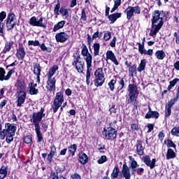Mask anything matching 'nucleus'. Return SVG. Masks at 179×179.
I'll list each match as a JSON object with an SVG mask.
<instances>
[{"mask_svg": "<svg viewBox=\"0 0 179 179\" xmlns=\"http://www.w3.org/2000/svg\"><path fill=\"white\" fill-rule=\"evenodd\" d=\"M6 130L7 131V133L8 134L15 135V132L16 131V126L15 125V124L6 123Z\"/></svg>", "mask_w": 179, "mask_h": 179, "instance_id": "nucleus-19", "label": "nucleus"}, {"mask_svg": "<svg viewBox=\"0 0 179 179\" xmlns=\"http://www.w3.org/2000/svg\"><path fill=\"white\" fill-rule=\"evenodd\" d=\"M29 24L31 26H36L38 27H43V29L47 28V25L43 23V17H40V19L37 21V18L35 16L31 17L29 20Z\"/></svg>", "mask_w": 179, "mask_h": 179, "instance_id": "nucleus-12", "label": "nucleus"}, {"mask_svg": "<svg viewBox=\"0 0 179 179\" xmlns=\"http://www.w3.org/2000/svg\"><path fill=\"white\" fill-rule=\"evenodd\" d=\"M108 160V159L107 158V157L106 155H102L99 159H98V164H103V163H106V162H107Z\"/></svg>", "mask_w": 179, "mask_h": 179, "instance_id": "nucleus-41", "label": "nucleus"}, {"mask_svg": "<svg viewBox=\"0 0 179 179\" xmlns=\"http://www.w3.org/2000/svg\"><path fill=\"white\" fill-rule=\"evenodd\" d=\"M148 134H150V132H152V131H153V128H155V126L152 124H149L148 125Z\"/></svg>", "mask_w": 179, "mask_h": 179, "instance_id": "nucleus-62", "label": "nucleus"}, {"mask_svg": "<svg viewBox=\"0 0 179 179\" xmlns=\"http://www.w3.org/2000/svg\"><path fill=\"white\" fill-rule=\"evenodd\" d=\"M60 13L62 15V16H65L66 17H68V10L64 8H60Z\"/></svg>", "mask_w": 179, "mask_h": 179, "instance_id": "nucleus-48", "label": "nucleus"}, {"mask_svg": "<svg viewBox=\"0 0 179 179\" xmlns=\"http://www.w3.org/2000/svg\"><path fill=\"white\" fill-rule=\"evenodd\" d=\"M171 115V108L170 106H166V117H170Z\"/></svg>", "mask_w": 179, "mask_h": 179, "instance_id": "nucleus-55", "label": "nucleus"}, {"mask_svg": "<svg viewBox=\"0 0 179 179\" xmlns=\"http://www.w3.org/2000/svg\"><path fill=\"white\" fill-rule=\"evenodd\" d=\"M145 66H146V60L142 59L139 66L137 69V71H138V72H142V71H144Z\"/></svg>", "mask_w": 179, "mask_h": 179, "instance_id": "nucleus-38", "label": "nucleus"}, {"mask_svg": "<svg viewBox=\"0 0 179 179\" xmlns=\"http://www.w3.org/2000/svg\"><path fill=\"white\" fill-rule=\"evenodd\" d=\"M15 86L20 92H24V89H26V84L22 80L17 81Z\"/></svg>", "mask_w": 179, "mask_h": 179, "instance_id": "nucleus-23", "label": "nucleus"}, {"mask_svg": "<svg viewBox=\"0 0 179 179\" xmlns=\"http://www.w3.org/2000/svg\"><path fill=\"white\" fill-rule=\"evenodd\" d=\"M90 68H92V66H88V64H87V73H86V83L87 85H90Z\"/></svg>", "mask_w": 179, "mask_h": 179, "instance_id": "nucleus-36", "label": "nucleus"}, {"mask_svg": "<svg viewBox=\"0 0 179 179\" xmlns=\"http://www.w3.org/2000/svg\"><path fill=\"white\" fill-rule=\"evenodd\" d=\"M108 59H110V61H112L116 66L120 64L118 60H117V57H115V55H114V52L111 50H108L106 52V61H108Z\"/></svg>", "mask_w": 179, "mask_h": 179, "instance_id": "nucleus-16", "label": "nucleus"}, {"mask_svg": "<svg viewBox=\"0 0 179 179\" xmlns=\"http://www.w3.org/2000/svg\"><path fill=\"white\" fill-rule=\"evenodd\" d=\"M26 100V92L24 91H20L18 93L17 96V107H21V106L24 103V101Z\"/></svg>", "mask_w": 179, "mask_h": 179, "instance_id": "nucleus-17", "label": "nucleus"}, {"mask_svg": "<svg viewBox=\"0 0 179 179\" xmlns=\"http://www.w3.org/2000/svg\"><path fill=\"white\" fill-rule=\"evenodd\" d=\"M138 51H139V52H141V54L142 55H143V54L145 55V54H146V50H145V46L144 45H139L138 46Z\"/></svg>", "mask_w": 179, "mask_h": 179, "instance_id": "nucleus-52", "label": "nucleus"}, {"mask_svg": "<svg viewBox=\"0 0 179 179\" xmlns=\"http://www.w3.org/2000/svg\"><path fill=\"white\" fill-rule=\"evenodd\" d=\"M81 54L83 57H84V59H85L86 64L87 65H88V67L92 66V59H93V58L92 57V55L89 53V50L86 46L83 47Z\"/></svg>", "mask_w": 179, "mask_h": 179, "instance_id": "nucleus-10", "label": "nucleus"}, {"mask_svg": "<svg viewBox=\"0 0 179 179\" xmlns=\"http://www.w3.org/2000/svg\"><path fill=\"white\" fill-rule=\"evenodd\" d=\"M78 149V145L76 144H73L68 148L69 153H71V156H75V152Z\"/></svg>", "mask_w": 179, "mask_h": 179, "instance_id": "nucleus-35", "label": "nucleus"}, {"mask_svg": "<svg viewBox=\"0 0 179 179\" xmlns=\"http://www.w3.org/2000/svg\"><path fill=\"white\" fill-rule=\"evenodd\" d=\"M57 71H58V66H53L48 73V78H52V76L55 75V72H57Z\"/></svg>", "mask_w": 179, "mask_h": 179, "instance_id": "nucleus-28", "label": "nucleus"}, {"mask_svg": "<svg viewBox=\"0 0 179 179\" xmlns=\"http://www.w3.org/2000/svg\"><path fill=\"white\" fill-rule=\"evenodd\" d=\"M127 12V19L128 20H130L131 17L134 16V13H136L137 15H139L141 13V7L138 6L133 7V6H129L126 9Z\"/></svg>", "mask_w": 179, "mask_h": 179, "instance_id": "nucleus-8", "label": "nucleus"}, {"mask_svg": "<svg viewBox=\"0 0 179 179\" xmlns=\"http://www.w3.org/2000/svg\"><path fill=\"white\" fill-rule=\"evenodd\" d=\"M17 20H16V15L15 13H10L7 16L6 27L8 30H12L16 26Z\"/></svg>", "mask_w": 179, "mask_h": 179, "instance_id": "nucleus-7", "label": "nucleus"}, {"mask_svg": "<svg viewBox=\"0 0 179 179\" xmlns=\"http://www.w3.org/2000/svg\"><path fill=\"white\" fill-rule=\"evenodd\" d=\"M62 103H64V92L60 91L56 94V96L52 106L53 113H57V111H58L59 107L62 106Z\"/></svg>", "mask_w": 179, "mask_h": 179, "instance_id": "nucleus-3", "label": "nucleus"}, {"mask_svg": "<svg viewBox=\"0 0 179 179\" xmlns=\"http://www.w3.org/2000/svg\"><path fill=\"white\" fill-rule=\"evenodd\" d=\"M80 20H83V22H86V20H87V16L86 15L85 8L82 9Z\"/></svg>", "mask_w": 179, "mask_h": 179, "instance_id": "nucleus-43", "label": "nucleus"}, {"mask_svg": "<svg viewBox=\"0 0 179 179\" xmlns=\"http://www.w3.org/2000/svg\"><path fill=\"white\" fill-rule=\"evenodd\" d=\"M73 65H75L76 69H77L78 72H79V73H82V72H83V65H85V62L80 60V56L77 55L74 58Z\"/></svg>", "mask_w": 179, "mask_h": 179, "instance_id": "nucleus-11", "label": "nucleus"}, {"mask_svg": "<svg viewBox=\"0 0 179 179\" xmlns=\"http://www.w3.org/2000/svg\"><path fill=\"white\" fill-rule=\"evenodd\" d=\"M155 55L157 59H164V58L166 57V53L163 50L157 51Z\"/></svg>", "mask_w": 179, "mask_h": 179, "instance_id": "nucleus-34", "label": "nucleus"}, {"mask_svg": "<svg viewBox=\"0 0 179 179\" xmlns=\"http://www.w3.org/2000/svg\"><path fill=\"white\" fill-rule=\"evenodd\" d=\"M176 157V152L171 148H169L166 153V159L167 160H170V159H174Z\"/></svg>", "mask_w": 179, "mask_h": 179, "instance_id": "nucleus-33", "label": "nucleus"}, {"mask_svg": "<svg viewBox=\"0 0 179 179\" xmlns=\"http://www.w3.org/2000/svg\"><path fill=\"white\" fill-rule=\"evenodd\" d=\"M136 150H137V153H138V155H139V156H143V150H145V148L142 145L141 141H137Z\"/></svg>", "mask_w": 179, "mask_h": 179, "instance_id": "nucleus-21", "label": "nucleus"}, {"mask_svg": "<svg viewBox=\"0 0 179 179\" xmlns=\"http://www.w3.org/2000/svg\"><path fill=\"white\" fill-rule=\"evenodd\" d=\"M118 174H120V169L118 168V166H115L111 173V178L112 179L117 178Z\"/></svg>", "mask_w": 179, "mask_h": 179, "instance_id": "nucleus-32", "label": "nucleus"}, {"mask_svg": "<svg viewBox=\"0 0 179 179\" xmlns=\"http://www.w3.org/2000/svg\"><path fill=\"white\" fill-rule=\"evenodd\" d=\"M5 73L6 72L5 71V69L2 67H0V81L3 82L5 80Z\"/></svg>", "mask_w": 179, "mask_h": 179, "instance_id": "nucleus-40", "label": "nucleus"}, {"mask_svg": "<svg viewBox=\"0 0 179 179\" xmlns=\"http://www.w3.org/2000/svg\"><path fill=\"white\" fill-rule=\"evenodd\" d=\"M103 38L106 41H108L109 38H111V32H107L104 34Z\"/></svg>", "mask_w": 179, "mask_h": 179, "instance_id": "nucleus-58", "label": "nucleus"}, {"mask_svg": "<svg viewBox=\"0 0 179 179\" xmlns=\"http://www.w3.org/2000/svg\"><path fill=\"white\" fill-rule=\"evenodd\" d=\"M15 72V70L11 69L10 70L7 75L5 76V80H9L10 79V76H12V75H13V73Z\"/></svg>", "mask_w": 179, "mask_h": 179, "instance_id": "nucleus-47", "label": "nucleus"}, {"mask_svg": "<svg viewBox=\"0 0 179 179\" xmlns=\"http://www.w3.org/2000/svg\"><path fill=\"white\" fill-rule=\"evenodd\" d=\"M6 17V13L5 11H2L0 13V21L3 22V20Z\"/></svg>", "mask_w": 179, "mask_h": 179, "instance_id": "nucleus-59", "label": "nucleus"}, {"mask_svg": "<svg viewBox=\"0 0 179 179\" xmlns=\"http://www.w3.org/2000/svg\"><path fill=\"white\" fill-rule=\"evenodd\" d=\"M15 134H9L6 138V141L7 143H10L13 141V136Z\"/></svg>", "mask_w": 179, "mask_h": 179, "instance_id": "nucleus-53", "label": "nucleus"}, {"mask_svg": "<svg viewBox=\"0 0 179 179\" xmlns=\"http://www.w3.org/2000/svg\"><path fill=\"white\" fill-rule=\"evenodd\" d=\"M116 83L115 80H111L109 83H108V86L111 90V92H113L114 90V86Z\"/></svg>", "mask_w": 179, "mask_h": 179, "instance_id": "nucleus-50", "label": "nucleus"}, {"mask_svg": "<svg viewBox=\"0 0 179 179\" xmlns=\"http://www.w3.org/2000/svg\"><path fill=\"white\" fill-rule=\"evenodd\" d=\"M122 174L125 179H131V172L127 164H124L122 166Z\"/></svg>", "mask_w": 179, "mask_h": 179, "instance_id": "nucleus-18", "label": "nucleus"}, {"mask_svg": "<svg viewBox=\"0 0 179 179\" xmlns=\"http://www.w3.org/2000/svg\"><path fill=\"white\" fill-rule=\"evenodd\" d=\"M166 17V14L159 10H155L153 14V18L152 20V28L150 30V36L155 37L159 32V30L163 27V19Z\"/></svg>", "mask_w": 179, "mask_h": 179, "instance_id": "nucleus-1", "label": "nucleus"}, {"mask_svg": "<svg viewBox=\"0 0 179 179\" xmlns=\"http://www.w3.org/2000/svg\"><path fill=\"white\" fill-rule=\"evenodd\" d=\"M129 159L130 160V169H131L132 174H135L136 173H137V174H139V176H141L144 171L143 168L138 169V162L135 160L134 157H132V156H129Z\"/></svg>", "mask_w": 179, "mask_h": 179, "instance_id": "nucleus-6", "label": "nucleus"}, {"mask_svg": "<svg viewBox=\"0 0 179 179\" xmlns=\"http://www.w3.org/2000/svg\"><path fill=\"white\" fill-rule=\"evenodd\" d=\"M35 131L38 138V142H43V134H41V131H40V126H36V127H35Z\"/></svg>", "mask_w": 179, "mask_h": 179, "instance_id": "nucleus-27", "label": "nucleus"}, {"mask_svg": "<svg viewBox=\"0 0 179 179\" xmlns=\"http://www.w3.org/2000/svg\"><path fill=\"white\" fill-rule=\"evenodd\" d=\"M45 117V114H44V108H41L39 112L34 113L32 116V122L35 125V128L36 127H40V122L41 120Z\"/></svg>", "mask_w": 179, "mask_h": 179, "instance_id": "nucleus-5", "label": "nucleus"}, {"mask_svg": "<svg viewBox=\"0 0 179 179\" xmlns=\"http://www.w3.org/2000/svg\"><path fill=\"white\" fill-rule=\"evenodd\" d=\"M178 82H179L178 78H175L173 80L170 81V83H169L170 85L168 86V90H170L171 89L174 87V86H176V85H177Z\"/></svg>", "mask_w": 179, "mask_h": 179, "instance_id": "nucleus-39", "label": "nucleus"}, {"mask_svg": "<svg viewBox=\"0 0 179 179\" xmlns=\"http://www.w3.org/2000/svg\"><path fill=\"white\" fill-rule=\"evenodd\" d=\"M41 72V68L39 64H35L34 65V73L36 75V79L38 83H40V73Z\"/></svg>", "mask_w": 179, "mask_h": 179, "instance_id": "nucleus-20", "label": "nucleus"}, {"mask_svg": "<svg viewBox=\"0 0 179 179\" xmlns=\"http://www.w3.org/2000/svg\"><path fill=\"white\" fill-rule=\"evenodd\" d=\"M24 141L28 145H29V143H31V141H32L31 136H25L24 138Z\"/></svg>", "mask_w": 179, "mask_h": 179, "instance_id": "nucleus-54", "label": "nucleus"}, {"mask_svg": "<svg viewBox=\"0 0 179 179\" xmlns=\"http://www.w3.org/2000/svg\"><path fill=\"white\" fill-rule=\"evenodd\" d=\"M89 158L87 157V155L85 154L84 152H81L79 155V162L81 163V164H86V163L88 162Z\"/></svg>", "mask_w": 179, "mask_h": 179, "instance_id": "nucleus-25", "label": "nucleus"}, {"mask_svg": "<svg viewBox=\"0 0 179 179\" xmlns=\"http://www.w3.org/2000/svg\"><path fill=\"white\" fill-rule=\"evenodd\" d=\"M129 97L128 103H134L136 101V97L139 92H138V87L134 84H130L128 86Z\"/></svg>", "mask_w": 179, "mask_h": 179, "instance_id": "nucleus-4", "label": "nucleus"}, {"mask_svg": "<svg viewBox=\"0 0 179 179\" xmlns=\"http://www.w3.org/2000/svg\"><path fill=\"white\" fill-rule=\"evenodd\" d=\"M94 55H99V52L100 50V46L99 45H94Z\"/></svg>", "mask_w": 179, "mask_h": 179, "instance_id": "nucleus-60", "label": "nucleus"}, {"mask_svg": "<svg viewBox=\"0 0 179 179\" xmlns=\"http://www.w3.org/2000/svg\"><path fill=\"white\" fill-rule=\"evenodd\" d=\"M178 97L179 92H178L176 94V98L171 99L170 102L168 103V105H166V106L170 107L171 108V107H173V106H174L176 104V102L178 100Z\"/></svg>", "mask_w": 179, "mask_h": 179, "instance_id": "nucleus-37", "label": "nucleus"}, {"mask_svg": "<svg viewBox=\"0 0 179 179\" xmlns=\"http://www.w3.org/2000/svg\"><path fill=\"white\" fill-rule=\"evenodd\" d=\"M171 134L172 135H174L175 136H179V128L174 127L173 129H172Z\"/></svg>", "mask_w": 179, "mask_h": 179, "instance_id": "nucleus-46", "label": "nucleus"}, {"mask_svg": "<svg viewBox=\"0 0 179 179\" xmlns=\"http://www.w3.org/2000/svg\"><path fill=\"white\" fill-rule=\"evenodd\" d=\"M61 8V5L59 3H57L54 9L55 13H57V15H59V8Z\"/></svg>", "mask_w": 179, "mask_h": 179, "instance_id": "nucleus-61", "label": "nucleus"}, {"mask_svg": "<svg viewBox=\"0 0 179 179\" xmlns=\"http://www.w3.org/2000/svg\"><path fill=\"white\" fill-rule=\"evenodd\" d=\"M71 178L72 179H81L80 175H79L78 173H74V174L71 175Z\"/></svg>", "mask_w": 179, "mask_h": 179, "instance_id": "nucleus-63", "label": "nucleus"}, {"mask_svg": "<svg viewBox=\"0 0 179 179\" xmlns=\"http://www.w3.org/2000/svg\"><path fill=\"white\" fill-rule=\"evenodd\" d=\"M164 143L168 148H176V145H174V143L171 140H166L164 141Z\"/></svg>", "mask_w": 179, "mask_h": 179, "instance_id": "nucleus-44", "label": "nucleus"}, {"mask_svg": "<svg viewBox=\"0 0 179 179\" xmlns=\"http://www.w3.org/2000/svg\"><path fill=\"white\" fill-rule=\"evenodd\" d=\"M8 176V166L3 165L0 169V179H3Z\"/></svg>", "mask_w": 179, "mask_h": 179, "instance_id": "nucleus-22", "label": "nucleus"}, {"mask_svg": "<svg viewBox=\"0 0 179 179\" xmlns=\"http://www.w3.org/2000/svg\"><path fill=\"white\" fill-rule=\"evenodd\" d=\"M24 55H26L24 48H23V47H20V48L17 50V57L18 59H23L24 58Z\"/></svg>", "mask_w": 179, "mask_h": 179, "instance_id": "nucleus-26", "label": "nucleus"}, {"mask_svg": "<svg viewBox=\"0 0 179 179\" xmlns=\"http://www.w3.org/2000/svg\"><path fill=\"white\" fill-rule=\"evenodd\" d=\"M65 26V21L62 20L59 22L57 24H55L53 27V31H58L60 29H62Z\"/></svg>", "mask_w": 179, "mask_h": 179, "instance_id": "nucleus-30", "label": "nucleus"}, {"mask_svg": "<svg viewBox=\"0 0 179 179\" xmlns=\"http://www.w3.org/2000/svg\"><path fill=\"white\" fill-rule=\"evenodd\" d=\"M55 38L59 43H65L69 38V35L65 32H60L56 34Z\"/></svg>", "mask_w": 179, "mask_h": 179, "instance_id": "nucleus-15", "label": "nucleus"}, {"mask_svg": "<svg viewBox=\"0 0 179 179\" xmlns=\"http://www.w3.org/2000/svg\"><path fill=\"white\" fill-rule=\"evenodd\" d=\"M103 134L106 139H115V138H117V130L113 127H108L107 129H103Z\"/></svg>", "mask_w": 179, "mask_h": 179, "instance_id": "nucleus-9", "label": "nucleus"}, {"mask_svg": "<svg viewBox=\"0 0 179 179\" xmlns=\"http://www.w3.org/2000/svg\"><path fill=\"white\" fill-rule=\"evenodd\" d=\"M94 76L96 78L94 80V85L97 87L103 86L104 82H106V78H104V72L103 71V68L97 69L94 72Z\"/></svg>", "mask_w": 179, "mask_h": 179, "instance_id": "nucleus-2", "label": "nucleus"}, {"mask_svg": "<svg viewBox=\"0 0 179 179\" xmlns=\"http://www.w3.org/2000/svg\"><path fill=\"white\" fill-rule=\"evenodd\" d=\"M118 17H121V13H120L109 15L108 19L110 20L111 23H114L118 19Z\"/></svg>", "mask_w": 179, "mask_h": 179, "instance_id": "nucleus-31", "label": "nucleus"}, {"mask_svg": "<svg viewBox=\"0 0 179 179\" xmlns=\"http://www.w3.org/2000/svg\"><path fill=\"white\" fill-rule=\"evenodd\" d=\"M41 48L42 51H47L48 52H51V51H52L51 48H47L45 45H41Z\"/></svg>", "mask_w": 179, "mask_h": 179, "instance_id": "nucleus-56", "label": "nucleus"}, {"mask_svg": "<svg viewBox=\"0 0 179 179\" xmlns=\"http://www.w3.org/2000/svg\"><path fill=\"white\" fill-rule=\"evenodd\" d=\"M159 113L157 111H148L145 115V118L149 120V118H159Z\"/></svg>", "mask_w": 179, "mask_h": 179, "instance_id": "nucleus-24", "label": "nucleus"}, {"mask_svg": "<svg viewBox=\"0 0 179 179\" xmlns=\"http://www.w3.org/2000/svg\"><path fill=\"white\" fill-rule=\"evenodd\" d=\"M101 37H103V33L99 32V31L95 32L92 36V38H101Z\"/></svg>", "mask_w": 179, "mask_h": 179, "instance_id": "nucleus-49", "label": "nucleus"}, {"mask_svg": "<svg viewBox=\"0 0 179 179\" xmlns=\"http://www.w3.org/2000/svg\"><path fill=\"white\" fill-rule=\"evenodd\" d=\"M6 135H8V130L3 129L1 131H0V139H1V141H3Z\"/></svg>", "mask_w": 179, "mask_h": 179, "instance_id": "nucleus-45", "label": "nucleus"}, {"mask_svg": "<svg viewBox=\"0 0 179 179\" xmlns=\"http://www.w3.org/2000/svg\"><path fill=\"white\" fill-rule=\"evenodd\" d=\"M55 83H57V80L55 78H48L46 89L50 92H55Z\"/></svg>", "mask_w": 179, "mask_h": 179, "instance_id": "nucleus-14", "label": "nucleus"}, {"mask_svg": "<svg viewBox=\"0 0 179 179\" xmlns=\"http://www.w3.org/2000/svg\"><path fill=\"white\" fill-rule=\"evenodd\" d=\"M129 72L130 74L134 75L136 72V67L135 66H129Z\"/></svg>", "mask_w": 179, "mask_h": 179, "instance_id": "nucleus-51", "label": "nucleus"}, {"mask_svg": "<svg viewBox=\"0 0 179 179\" xmlns=\"http://www.w3.org/2000/svg\"><path fill=\"white\" fill-rule=\"evenodd\" d=\"M29 94H38V90L34 88V87H31V85H29Z\"/></svg>", "mask_w": 179, "mask_h": 179, "instance_id": "nucleus-42", "label": "nucleus"}, {"mask_svg": "<svg viewBox=\"0 0 179 179\" xmlns=\"http://www.w3.org/2000/svg\"><path fill=\"white\" fill-rule=\"evenodd\" d=\"M29 45H40V42L38 41H29Z\"/></svg>", "mask_w": 179, "mask_h": 179, "instance_id": "nucleus-57", "label": "nucleus"}, {"mask_svg": "<svg viewBox=\"0 0 179 179\" xmlns=\"http://www.w3.org/2000/svg\"><path fill=\"white\" fill-rule=\"evenodd\" d=\"M0 36H3V23L0 22Z\"/></svg>", "mask_w": 179, "mask_h": 179, "instance_id": "nucleus-64", "label": "nucleus"}, {"mask_svg": "<svg viewBox=\"0 0 179 179\" xmlns=\"http://www.w3.org/2000/svg\"><path fill=\"white\" fill-rule=\"evenodd\" d=\"M57 153V148H55V145H52L50 148V154L48 155V159L50 162H51V160L52 159V157L55 156V154Z\"/></svg>", "mask_w": 179, "mask_h": 179, "instance_id": "nucleus-29", "label": "nucleus"}, {"mask_svg": "<svg viewBox=\"0 0 179 179\" xmlns=\"http://www.w3.org/2000/svg\"><path fill=\"white\" fill-rule=\"evenodd\" d=\"M142 162L146 164L150 169H155V166L156 164V159H150V157L149 155L143 156L141 158Z\"/></svg>", "mask_w": 179, "mask_h": 179, "instance_id": "nucleus-13", "label": "nucleus"}]
</instances>
